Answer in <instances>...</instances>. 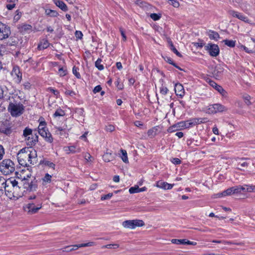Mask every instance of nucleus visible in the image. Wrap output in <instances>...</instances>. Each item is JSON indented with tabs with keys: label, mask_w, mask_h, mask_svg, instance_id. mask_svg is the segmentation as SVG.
Here are the masks:
<instances>
[{
	"label": "nucleus",
	"mask_w": 255,
	"mask_h": 255,
	"mask_svg": "<svg viewBox=\"0 0 255 255\" xmlns=\"http://www.w3.org/2000/svg\"><path fill=\"white\" fill-rule=\"evenodd\" d=\"M37 152L32 148H23L19 151L17 158L19 164L23 166H29L37 161Z\"/></svg>",
	"instance_id": "obj_1"
},
{
	"label": "nucleus",
	"mask_w": 255,
	"mask_h": 255,
	"mask_svg": "<svg viewBox=\"0 0 255 255\" xmlns=\"http://www.w3.org/2000/svg\"><path fill=\"white\" fill-rule=\"evenodd\" d=\"M6 185L4 194L10 199L17 197L21 195V188L18 185V182L13 179H8Z\"/></svg>",
	"instance_id": "obj_2"
},
{
	"label": "nucleus",
	"mask_w": 255,
	"mask_h": 255,
	"mask_svg": "<svg viewBox=\"0 0 255 255\" xmlns=\"http://www.w3.org/2000/svg\"><path fill=\"white\" fill-rule=\"evenodd\" d=\"M15 171V165L13 162L9 159L3 160L0 163V171L5 175H9Z\"/></svg>",
	"instance_id": "obj_3"
},
{
	"label": "nucleus",
	"mask_w": 255,
	"mask_h": 255,
	"mask_svg": "<svg viewBox=\"0 0 255 255\" xmlns=\"http://www.w3.org/2000/svg\"><path fill=\"white\" fill-rule=\"evenodd\" d=\"M8 110L12 116L18 117L23 113L24 107L20 103L10 102L8 107Z\"/></svg>",
	"instance_id": "obj_4"
},
{
	"label": "nucleus",
	"mask_w": 255,
	"mask_h": 255,
	"mask_svg": "<svg viewBox=\"0 0 255 255\" xmlns=\"http://www.w3.org/2000/svg\"><path fill=\"white\" fill-rule=\"evenodd\" d=\"M228 109L220 104H215L209 105L206 112L209 114H214L217 113L226 112Z\"/></svg>",
	"instance_id": "obj_5"
},
{
	"label": "nucleus",
	"mask_w": 255,
	"mask_h": 255,
	"mask_svg": "<svg viewBox=\"0 0 255 255\" xmlns=\"http://www.w3.org/2000/svg\"><path fill=\"white\" fill-rule=\"evenodd\" d=\"M204 48L212 57H217L219 54L220 49L217 44L209 43L204 46Z\"/></svg>",
	"instance_id": "obj_6"
},
{
	"label": "nucleus",
	"mask_w": 255,
	"mask_h": 255,
	"mask_svg": "<svg viewBox=\"0 0 255 255\" xmlns=\"http://www.w3.org/2000/svg\"><path fill=\"white\" fill-rule=\"evenodd\" d=\"M41 208V203L39 202L36 206L34 203H30L24 207V210L30 214L36 213Z\"/></svg>",
	"instance_id": "obj_7"
},
{
	"label": "nucleus",
	"mask_w": 255,
	"mask_h": 255,
	"mask_svg": "<svg viewBox=\"0 0 255 255\" xmlns=\"http://www.w3.org/2000/svg\"><path fill=\"white\" fill-rule=\"evenodd\" d=\"M11 127V124L8 121L2 122L0 125V133L7 135L10 134L12 132Z\"/></svg>",
	"instance_id": "obj_8"
},
{
	"label": "nucleus",
	"mask_w": 255,
	"mask_h": 255,
	"mask_svg": "<svg viewBox=\"0 0 255 255\" xmlns=\"http://www.w3.org/2000/svg\"><path fill=\"white\" fill-rule=\"evenodd\" d=\"M11 75L15 83H20L22 80V73L18 66H14L11 72Z\"/></svg>",
	"instance_id": "obj_9"
},
{
	"label": "nucleus",
	"mask_w": 255,
	"mask_h": 255,
	"mask_svg": "<svg viewBox=\"0 0 255 255\" xmlns=\"http://www.w3.org/2000/svg\"><path fill=\"white\" fill-rule=\"evenodd\" d=\"M10 30L4 24L0 22V40H2L8 37Z\"/></svg>",
	"instance_id": "obj_10"
},
{
	"label": "nucleus",
	"mask_w": 255,
	"mask_h": 255,
	"mask_svg": "<svg viewBox=\"0 0 255 255\" xmlns=\"http://www.w3.org/2000/svg\"><path fill=\"white\" fill-rule=\"evenodd\" d=\"M228 13L234 17H236L242 21L246 22H249V19L247 16L243 15L242 13L236 11L234 10H230L228 11Z\"/></svg>",
	"instance_id": "obj_11"
},
{
	"label": "nucleus",
	"mask_w": 255,
	"mask_h": 255,
	"mask_svg": "<svg viewBox=\"0 0 255 255\" xmlns=\"http://www.w3.org/2000/svg\"><path fill=\"white\" fill-rule=\"evenodd\" d=\"M39 134L42 136L45 140L49 143L53 142V138L52 137L51 134L48 131L47 129L40 130V131L38 132Z\"/></svg>",
	"instance_id": "obj_12"
},
{
	"label": "nucleus",
	"mask_w": 255,
	"mask_h": 255,
	"mask_svg": "<svg viewBox=\"0 0 255 255\" xmlns=\"http://www.w3.org/2000/svg\"><path fill=\"white\" fill-rule=\"evenodd\" d=\"M174 91L177 96L181 98L184 96L185 94L184 89L181 84L177 83L175 85Z\"/></svg>",
	"instance_id": "obj_13"
},
{
	"label": "nucleus",
	"mask_w": 255,
	"mask_h": 255,
	"mask_svg": "<svg viewBox=\"0 0 255 255\" xmlns=\"http://www.w3.org/2000/svg\"><path fill=\"white\" fill-rule=\"evenodd\" d=\"M174 184H169L166 182H162L161 181H158L156 183V186L164 189V190H169L173 188Z\"/></svg>",
	"instance_id": "obj_14"
},
{
	"label": "nucleus",
	"mask_w": 255,
	"mask_h": 255,
	"mask_svg": "<svg viewBox=\"0 0 255 255\" xmlns=\"http://www.w3.org/2000/svg\"><path fill=\"white\" fill-rule=\"evenodd\" d=\"M38 135L36 134L33 135L32 136H28L25 138V140L27 141V145L29 146H32L35 145L38 141Z\"/></svg>",
	"instance_id": "obj_15"
},
{
	"label": "nucleus",
	"mask_w": 255,
	"mask_h": 255,
	"mask_svg": "<svg viewBox=\"0 0 255 255\" xmlns=\"http://www.w3.org/2000/svg\"><path fill=\"white\" fill-rule=\"evenodd\" d=\"M18 29L22 33H29L31 31L32 26L29 24L23 23L18 25Z\"/></svg>",
	"instance_id": "obj_16"
},
{
	"label": "nucleus",
	"mask_w": 255,
	"mask_h": 255,
	"mask_svg": "<svg viewBox=\"0 0 255 255\" xmlns=\"http://www.w3.org/2000/svg\"><path fill=\"white\" fill-rule=\"evenodd\" d=\"M209 84L211 86L215 88L218 92H219L223 96H224L226 94L225 91L223 89V88L218 85L217 83H216L214 81L212 80H209Z\"/></svg>",
	"instance_id": "obj_17"
},
{
	"label": "nucleus",
	"mask_w": 255,
	"mask_h": 255,
	"mask_svg": "<svg viewBox=\"0 0 255 255\" xmlns=\"http://www.w3.org/2000/svg\"><path fill=\"white\" fill-rule=\"evenodd\" d=\"M65 151H66L68 153H74L76 152H80L81 151V148L77 147V146L75 145H73L68 147H65Z\"/></svg>",
	"instance_id": "obj_18"
},
{
	"label": "nucleus",
	"mask_w": 255,
	"mask_h": 255,
	"mask_svg": "<svg viewBox=\"0 0 255 255\" xmlns=\"http://www.w3.org/2000/svg\"><path fill=\"white\" fill-rule=\"evenodd\" d=\"M207 34L209 37L210 39L212 40H215L217 41L218 40V39L220 38V35L218 33L213 30H209L207 31Z\"/></svg>",
	"instance_id": "obj_19"
},
{
	"label": "nucleus",
	"mask_w": 255,
	"mask_h": 255,
	"mask_svg": "<svg viewBox=\"0 0 255 255\" xmlns=\"http://www.w3.org/2000/svg\"><path fill=\"white\" fill-rule=\"evenodd\" d=\"M54 3L61 9L64 11L68 10V7L66 4L62 1L59 0H54Z\"/></svg>",
	"instance_id": "obj_20"
},
{
	"label": "nucleus",
	"mask_w": 255,
	"mask_h": 255,
	"mask_svg": "<svg viewBox=\"0 0 255 255\" xmlns=\"http://www.w3.org/2000/svg\"><path fill=\"white\" fill-rule=\"evenodd\" d=\"M233 187H230L227 190L224 191L221 193H218L217 194L218 197H221L223 196H229L233 194Z\"/></svg>",
	"instance_id": "obj_21"
},
{
	"label": "nucleus",
	"mask_w": 255,
	"mask_h": 255,
	"mask_svg": "<svg viewBox=\"0 0 255 255\" xmlns=\"http://www.w3.org/2000/svg\"><path fill=\"white\" fill-rule=\"evenodd\" d=\"M122 225L125 228L130 229H134L133 220L125 221L123 222Z\"/></svg>",
	"instance_id": "obj_22"
},
{
	"label": "nucleus",
	"mask_w": 255,
	"mask_h": 255,
	"mask_svg": "<svg viewBox=\"0 0 255 255\" xmlns=\"http://www.w3.org/2000/svg\"><path fill=\"white\" fill-rule=\"evenodd\" d=\"M95 245V243L93 242H90L85 244H80L79 245H75L72 246V248L75 249V250L78 249L79 248L86 247H91Z\"/></svg>",
	"instance_id": "obj_23"
},
{
	"label": "nucleus",
	"mask_w": 255,
	"mask_h": 255,
	"mask_svg": "<svg viewBox=\"0 0 255 255\" xmlns=\"http://www.w3.org/2000/svg\"><path fill=\"white\" fill-rule=\"evenodd\" d=\"M49 46V43L48 41L46 39L42 40L40 43L38 44V49L40 50L44 49L47 48Z\"/></svg>",
	"instance_id": "obj_24"
},
{
	"label": "nucleus",
	"mask_w": 255,
	"mask_h": 255,
	"mask_svg": "<svg viewBox=\"0 0 255 255\" xmlns=\"http://www.w3.org/2000/svg\"><path fill=\"white\" fill-rule=\"evenodd\" d=\"M28 187H26L27 189L29 191H35L36 190L37 185L36 184V181L34 179L33 181H31L30 183H28Z\"/></svg>",
	"instance_id": "obj_25"
},
{
	"label": "nucleus",
	"mask_w": 255,
	"mask_h": 255,
	"mask_svg": "<svg viewBox=\"0 0 255 255\" xmlns=\"http://www.w3.org/2000/svg\"><path fill=\"white\" fill-rule=\"evenodd\" d=\"M114 158L111 152H106L103 156V160L105 162H110Z\"/></svg>",
	"instance_id": "obj_26"
},
{
	"label": "nucleus",
	"mask_w": 255,
	"mask_h": 255,
	"mask_svg": "<svg viewBox=\"0 0 255 255\" xmlns=\"http://www.w3.org/2000/svg\"><path fill=\"white\" fill-rule=\"evenodd\" d=\"M7 180H6L3 177L0 176V188L3 189L4 192L6 185H7Z\"/></svg>",
	"instance_id": "obj_27"
},
{
	"label": "nucleus",
	"mask_w": 255,
	"mask_h": 255,
	"mask_svg": "<svg viewBox=\"0 0 255 255\" xmlns=\"http://www.w3.org/2000/svg\"><path fill=\"white\" fill-rule=\"evenodd\" d=\"M45 14L50 17H57L58 15V13L54 10L46 9Z\"/></svg>",
	"instance_id": "obj_28"
},
{
	"label": "nucleus",
	"mask_w": 255,
	"mask_h": 255,
	"mask_svg": "<svg viewBox=\"0 0 255 255\" xmlns=\"http://www.w3.org/2000/svg\"><path fill=\"white\" fill-rule=\"evenodd\" d=\"M23 136L25 138L26 137L28 136H33V134H32V130L30 128H26L24 130H23Z\"/></svg>",
	"instance_id": "obj_29"
},
{
	"label": "nucleus",
	"mask_w": 255,
	"mask_h": 255,
	"mask_svg": "<svg viewBox=\"0 0 255 255\" xmlns=\"http://www.w3.org/2000/svg\"><path fill=\"white\" fill-rule=\"evenodd\" d=\"M223 42L230 47H234L235 46L236 41L233 40L225 39L223 41Z\"/></svg>",
	"instance_id": "obj_30"
},
{
	"label": "nucleus",
	"mask_w": 255,
	"mask_h": 255,
	"mask_svg": "<svg viewBox=\"0 0 255 255\" xmlns=\"http://www.w3.org/2000/svg\"><path fill=\"white\" fill-rule=\"evenodd\" d=\"M52 176L48 173H46L45 176L42 178V184H46L47 183H50L51 181Z\"/></svg>",
	"instance_id": "obj_31"
},
{
	"label": "nucleus",
	"mask_w": 255,
	"mask_h": 255,
	"mask_svg": "<svg viewBox=\"0 0 255 255\" xmlns=\"http://www.w3.org/2000/svg\"><path fill=\"white\" fill-rule=\"evenodd\" d=\"M244 159L242 158L241 159V161L238 162V165H240L241 167H238V169L240 170H243L244 168H246L248 166L249 163L246 161H244Z\"/></svg>",
	"instance_id": "obj_32"
},
{
	"label": "nucleus",
	"mask_w": 255,
	"mask_h": 255,
	"mask_svg": "<svg viewBox=\"0 0 255 255\" xmlns=\"http://www.w3.org/2000/svg\"><path fill=\"white\" fill-rule=\"evenodd\" d=\"M157 128L154 127L147 131V135L150 137H154L156 134Z\"/></svg>",
	"instance_id": "obj_33"
},
{
	"label": "nucleus",
	"mask_w": 255,
	"mask_h": 255,
	"mask_svg": "<svg viewBox=\"0 0 255 255\" xmlns=\"http://www.w3.org/2000/svg\"><path fill=\"white\" fill-rule=\"evenodd\" d=\"M121 151L122 153L121 158L123 161L125 163H128V160L127 151L124 149H121Z\"/></svg>",
	"instance_id": "obj_34"
},
{
	"label": "nucleus",
	"mask_w": 255,
	"mask_h": 255,
	"mask_svg": "<svg viewBox=\"0 0 255 255\" xmlns=\"http://www.w3.org/2000/svg\"><path fill=\"white\" fill-rule=\"evenodd\" d=\"M134 229L136 227H142L144 225V223L141 220H133Z\"/></svg>",
	"instance_id": "obj_35"
},
{
	"label": "nucleus",
	"mask_w": 255,
	"mask_h": 255,
	"mask_svg": "<svg viewBox=\"0 0 255 255\" xmlns=\"http://www.w3.org/2000/svg\"><path fill=\"white\" fill-rule=\"evenodd\" d=\"M120 247L119 245L118 244H108L107 245L103 246L101 248L102 249H116Z\"/></svg>",
	"instance_id": "obj_36"
},
{
	"label": "nucleus",
	"mask_w": 255,
	"mask_h": 255,
	"mask_svg": "<svg viewBox=\"0 0 255 255\" xmlns=\"http://www.w3.org/2000/svg\"><path fill=\"white\" fill-rule=\"evenodd\" d=\"M58 74L61 77L65 76L67 74V68L63 67H60L58 70Z\"/></svg>",
	"instance_id": "obj_37"
},
{
	"label": "nucleus",
	"mask_w": 255,
	"mask_h": 255,
	"mask_svg": "<svg viewBox=\"0 0 255 255\" xmlns=\"http://www.w3.org/2000/svg\"><path fill=\"white\" fill-rule=\"evenodd\" d=\"M102 60L101 59H98V60L95 62V66L99 70H102L104 69V67L103 64H102Z\"/></svg>",
	"instance_id": "obj_38"
},
{
	"label": "nucleus",
	"mask_w": 255,
	"mask_h": 255,
	"mask_svg": "<svg viewBox=\"0 0 255 255\" xmlns=\"http://www.w3.org/2000/svg\"><path fill=\"white\" fill-rule=\"evenodd\" d=\"M171 243L176 245L185 244V239H172Z\"/></svg>",
	"instance_id": "obj_39"
},
{
	"label": "nucleus",
	"mask_w": 255,
	"mask_h": 255,
	"mask_svg": "<svg viewBox=\"0 0 255 255\" xmlns=\"http://www.w3.org/2000/svg\"><path fill=\"white\" fill-rule=\"evenodd\" d=\"M223 71V69L221 66H217L215 68V70L214 71L215 74L217 76H220V74Z\"/></svg>",
	"instance_id": "obj_40"
},
{
	"label": "nucleus",
	"mask_w": 255,
	"mask_h": 255,
	"mask_svg": "<svg viewBox=\"0 0 255 255\" xmlns=\"http://www.w3.org/2000/svg\"><path fill=\"white\" fill-rule=\"evenodd\" d=\"M129 192L130 194H133L135 193H139V187L138 185H134L131 187L129 189Z\"/></svg>",
	"instance_id": "obj_41"
},
{
	"label": "nucleus",
	"mask_w": 255,
	"mask_h": 255,
	"mask_svg": "<svg viewBox=\"0 0 255 255\" xmlns=\"http://www.w3.org/2000/svg\"><path fill=\"white\" fill-rule=\"evenodd\" d=\"M170 4L172 5L174 7L177 8L179 6V2L177 0H168Z\"/></svg>",
	"instance_id": "obj_42"
},
{
	"label": "nucleus",
	"mask_w": 255,
	"mask_h": 255,
	"mask_svg": "<svg viewBox=\"0 0 255 255\" xmlns=\"http://www.w3.org/2000/svg\"><path fill=\"white\" fill-rule=\"evenodd\" d=\"M177 126V124H175V125H174L170 127L167 129L168 132H173L176 130H179V128Z\"/></svg>",
	"instance_id": "obj_43"
},
{
	"label": "nucleus",
	"mask_w": 255,
	"mask_h": 255,
	"mask_svg": "<svg viewBox=\"0 0 255 255\" xmlns=\"http://www.w3.org/2000/svg\"><path fill=\"white\" fill-rule=\"evenodd\" d=\"M170 49L178 57H181L182 56L181 54L175 48V47L174 46V45L172 42L170 44Z\"/></svg>",
	"instance_id": "obj_44"
},
{
	"label": "nucleus",
	"mask_w": 255,
	"mask_h": 255,
	"mask_svg": "<svg viewBox=\"0 0 255 255\" xmlns=\"http://www.w3.org/2000/svg\"><path fill=\"white\" fill-rule=\"evenodd\" d=\"M65 115L64 111L61 109L57 110L54 114V117H56L58 116H63Z\"/></svg>",
	"instance_id": "obj_45"
},
{
	"label": "nucleus",
	"mask_w": 255,
	"mask_h": 255,
	"mask_svg": "<svg viewBox=\"0 0 255 255\" xmlns=\"http://www.w3.org/2000/svg\"><path fill=\"white\" fill-rule=\"evenodd\" d=\"M168 92V90L166 87L162 85V86L160 88V93L161 94L163 95H166Z\"/></svg>",
	"instance_id": "obj_46"
},
{
	"label": "nucleus",
	"mask_w": 255,
	"mask_h": 255,
	"mask_svg": "<svg viewBox=\"0 0 255 255\" xmlns=\"http://www.w3.org/2000/svg\"><path fill=\"white\" fill-rule=\"evenodd\" d=\"M21 16V13L19 10L16 11V14L14 16L13 20L16 22L17 21Z\"/></svg>",
	"instance_id": "obj_47"
},
{
	"label": "nucleus",
	"mask_w": 255,
	"mask_h": 255,
	"mask_svg": "<svg viewBox=\"0 0 255 255\" xmlns=\"http://www.w3.org/2000/svg\"><path fill=\"white\" fill-rule=\"evenodd\" d=\"M233 189L234 194H239L242 193L240 189V185L233 187Z\"/></svg>",
	"instance_id": "obj_48"
},
{
	"label": "nucleus",
	"mask_w": 255,
	"mask_h": 255,
	"mask_svg": "<svg viewBox=\"0 0 255 255\" xmlns=\"http://www.w3.org/2000/svg\"><path fill=\"white\" fill-rule=\"evenodd\" d=\"M150 17L154 20H157L160 19L161 16L160 14H157L156 13H151L150 15Z\"/></svg>",
	"instance_id": "obj_49"
},
{
	"label": "nucleus",
	"mask_w": 255,
	"mask_h": 255,
	"mask_svg": "<svg viewBox=\"0 0 255 255\" xmlns=\"http://www.w3.org/2000/svg\"><path fill=\"white\" fill-rule=\"evenodd\" d=\"M119 30L121 34V35L123 37V41H126L127 40V37L124 29L122 27H120Z\"/></svg>",
	"instance_id": "obj_50"
},
{
	"label": "nucleus",
	"mask_w": 255,
	"mask_h": 255,
	"mask_svg": "<svg viewBox=\"0 0 255 255\" xmlns=\"http://www.w3.org/2000/svg\"><path fill=\"white\" fill-rule=\"evenodd\" d=\"M46 123L45 122H41L38 126V132L40 131V130H45Z\"/></svg>",
	"instance_id": "obj_51"
},
{
	"label": "nucleus",
	"mask_w": 255,
	"mask_h": 255,
	"mask_svg": "<svg viewBox=\"0 0 255 255\" xmlns=\"http://www.w3.org/2000/svg\"><path fill=\"white\" fill-rule=\"evenodd\" d=\"M241 192H248V185L244 184L242 186L240 185Z\"/></svg>",
	"instance_id": "obj_52"
},
{
	"label": "nucleus",
	"mask_w": 255,
	"mask_h": 255,
	"mask_svg": "<svg viewBox=\"0 0 255 255\" xmlns=\"http://www.w3.org/2000/svg\"><path fill=\"white\" fill-rule=\"evenodd\" d=\"M185 123L186 125L185 128H189L194 126L193 119L190 121H186Z\"/></svg>",
	"instance_id": "obj_53"
},
{
	"label": "nucleus",
	"mask_w": 255,
	"mask_h": 255,
	"mask_svg": "<svg viewBox=\"0 0 255 255\" xmlns=\"http://www.w3.org/2000/svg\"><path fill=\"white\" fill-rule=\"evenodd\" d=\"M112 196H113V193H108V194L102 196L101 197V200H107V199H109Z\"/></svg>",
	"instance_id": "obj_54"
},
{
	"label": "nucleus",
	"mask_w": 255,
	"mask_h": 255,
	"mask_svg": "<svg viewBox=\"0 0 255 255\" xmlns=\"http://www.w3.org/2000/svg\"><path fill=\"white\" fill-rule=\"evenodd\" d=\"M73 73L78 78H80L81 75L80 73L77 71V68L75 67L73 68Z\"/></svg>",
	"instance_id": "obj_55"
},
{
	"label": "nucleus",
	"mask_w": 255,
	"mask_h": 255,
	"mask_svg": "<svg viewBox=\"0 0 255 255\" xmlns=\"http://www.w3.org/2000/svg\"><path fill=\"white\" fill-rule=\"evenodd\" d=\"M248 192H255V185H248Z\"/></svg>",
	"instance_id": "obj_56"
},
{
	"label": "nucleus",
	"mask_w": 255,
	"mask_h": 255,
	"mask_svg": "<svg viewBox=\"0 0 255 255\" xmlns=\"http://www.w3.org/2000/svg\"><path fill=\"white\" fill-rule=\"evenodd\" d=\"M65 94L66 95H69L70 96L73 97L75 95V93L71 90H66L65 92Z\"/></svg>",
	"instance_id": "obj_57"
},
{
	"label": "nucleus",
	"mask_w": 255,
	"mask_h": 255,
	"mask_svg": "<svg viewBox=\"0 0 255 255\" xmlns=\"http://www.w3.org/2000/svg\"><path fill=\"white\" fill-rule=\"evenodd\" d=\"M177 126L178 127L179 129L183 128H185V126H186V125H185V123L184 122H179L177 124Z\"/></svg>",
	"instance_id": "obj_58"
},
{
	"label": "nucleus",
	"mask_w": 255,
	"mask_h": 255,
	"mask_svg": "<svg viewBox=\"0 0 255 255\" xmlns=\"http://www.w3.org/2000/svg\"><path fill=\"white\" fill-rule=\"evenodd\" d=\"M4 154V149L2 145H0V160H1Z\"/></svg>",
	"instance_id": "obj_59"
},
{
	"label": "nucleus",
	"mask_w": 255,
	"mask_h": 255,
	"mask_svg": "<svg viewBox=\"0 0 255 255\" xmlns=\"http://www.w3.org/2000/svg\"><path fill=\"white\" fill-rule=\"evenodd\" d=\"M194 126L198 124H201L202 121L201 118H197L193 119Z\"/></svg>",
	"instance_id": "obj_60"
},
{
	"label": "nucleus",
	"mask_w": 255,
	"mask_h": 255,
	"mask_svg": "<svg viewBox=\"0 0 255 255\" xmlns=\"http://www.w3.org/2000/svg\"><path fill=\"white\" fill-rule=\"evenodd\" d=\"M171 162L174 164H179L181 163V160L178 158H173L171 159Z\"/></svg>",
	"instance_id": "obj_61"
},
{
	"label": "nucleus",
	"mask_w": 255,
	"mask_h": 255,
	"mask_svg": "<svg viewBox=\"0 0 255 255\" xmlns=\"http://www.w3.org/2000/svg\"><path fill=\"white\" fill-rule=\"evenodd\" d=\"M106 130L107 131L112 132L115 130V127L112 125H109L106 127Z\"/></svg>",
	"instance_id": "obj_62"
},
{
	"label": "nucleus",
	"mask_w": 255,
	"mask_h": 255,
	"mask_svg": "<svg viewBox=\"0 0 255 255\" xmlns=\"http://www.w3.org/2000/svg\"><path fill=\"white\" fill-rule=\"evenodd\" d=\"M75 36L77 38L81 39L83 36V34L80 31H76L75 32Z\"/></svg>",
	"instance_id": "obj_63"
},
{
	"label": "nucleus",
	"mask_w": 255,
	"mask_h": 255,
	"mask_svg": "<svg viewBox=\"0 0 255 255\" xmlns=\"http://www.w3.org/2000/svg\"><path fill=\"white\" fill-rule=\"evenodd\" d=\"M84 158L88 161H92L91 159L92 158V157L88 153H87L85 154V155L84 156Z\"/></svg>",
	"instance_id": "obj_64"
}]
</instances>
